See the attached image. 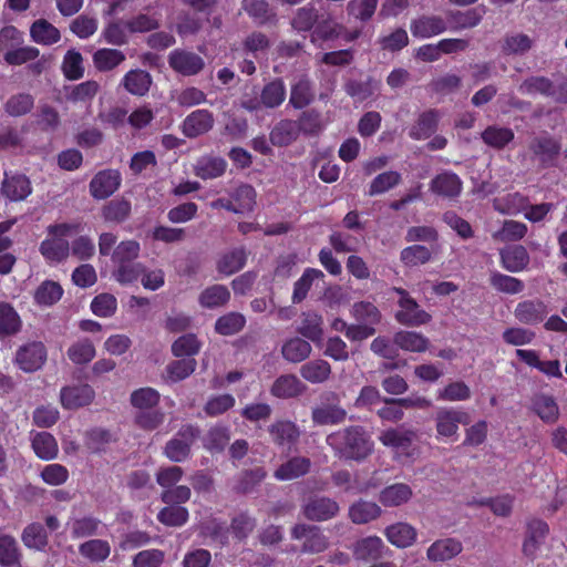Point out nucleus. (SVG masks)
Instances as JSON below:
<instances>
[{
	"mask_svg": "<svg viewBox=\"0 0 567 567\" xmlns=\"http://www.w3.org/2000/svg\"><path fill=\"white\" fill-rule=\"evenodd\" d=\"M271 441L279 446H290L295 444L299 436L300 431L296 423L287 420H278L268 427Z\"/></svg>",
	"mask_w": 567,
	"mask_h": 567,
	"instance_id": "obj_16",
	"label": "nucleus"
},
{
	"mask_svg": "<svg viewBox=\"0 0 567 567\" xmlns=\"http://www.w3.org/2000/svg\"><path fill=\"white\" fill-rule=\"evenodd\" d=\"M62 72L69 80H79L84 74L83 58L80 52L69 50L62 62Z\"/></svg>",
	"mask_w": 567,
	"mask_h": 567,
	"instance_id": "obj_61",
	"label": "nucleus"
},
{
	"mask_svg": "<svg viewBox=\"0 0 567 567\" xmlns=\"http://www.w3.org/2000/svg\"><path fill=\"white\" fill-rule=\"evenodd\" d=\"M94 389L89 384H75L61 389L60 402L64 409L75 410L93 402Z\"/></svg>",
	"mask_w": 567,
	"mask_h": 567,
	"instance_id": "obj_6",
	"label": "nucleus"
},
{
	"mask_svg": "<svg viewBox=\"0 0 567 567\" xmlns=\"http://www.w3.org/2000/svg\"><path fill=\"white\" fill-rule=\"evenodd\" d=\"M247 254L243 248L233 249L226 254H224L218 260L217 268L218 271L230 276L237 271H239L246 264Z\"/></svg>",
	"mask_w": 567,
	"mask_h": 567,
	"instance_id": "obj_47",
	"label": "nucleus"
},
{
	"mask_svg": "<svg viewBox=\"0 0 567 567\" xmlns=\"http://www.w3.org/2000/svg\"><path fill=\"white\" fill-rule=\"evenodd\" d=\"M197 362L193 358L175 360L167 364L166 379L171 382H179L188 378L196 369Z\"/></svg>",
	"mask_w": 567,
	"mask_h": 567,
	"instance_id": "obj_55",
	"label": "nucleus"
},
{
	"mask_svg": "<svg viewBox=\"0 0 567 567\" xmlns=\"http://www.w3.org/2000/svg\"><path fill=\"white\" fill-rule=\"evenodd\" d=\"M400 259L406 267H416L429 262L432 259V252L425 246L412 245L402 249Z\"/></svg>",
	"mask_w": 567,
	"mask_h": 567,
	"instance_id": "obj_57",
	"label": "nucleus"
},
{
	"mask_svg": "<svg viewBox=\"0 0 567 567\" xmlns=\"http://www.w3.org/2000/svg\"><path fill=\"white\" fill-rule=\"evenodd\" d=\"M327 444L344 460L362 461L373 451L374 444L361 426H349L329 434Z\"/></svg>",
	"mask_w": 567,
	"mask_h": 567,
	"instance_id": "obj_1",
	"label": "nucleus"
},
{
	"mask_svg": "<svg viewBox=\"0 0 567 567\" xmlns=\"http://www.w3.org/2000/svg\"><path fill=\"white\" fill-rule=\"evenodd\" d=\"M96 354L93 342L87 338H82L73 342L66 351L70 361L76 365L90 363Z\"/></svg>",
	"mask_w": 567,
	"mask_h": 567,
	"instance_id": "obj_32",
	"label": "nucleus"
},
{
	"mask_svg": "<svg viewBox=\"0 0 567 567\" xmlns=\"http://www.w3.org/2000/svg\"><path fill=\"white\" fill-rule=\"evenodd\" d=\"M230 298L229 290L221 285L205 289L199 296V303L205 308H217L226 305Z\"/></svg>",
	"mask_w": 567,
	"mask_h": 567,
	"instance_id": "obj_56",
	"label": "nucleus"
},
{
	"mask_svg": "<svg viewBox=\"0 0 567 567\" xmlns=\"http://www.w3.org/2000/svg\"><path fill=\"white\" fill-rule=\"evenodd\" d=\"M298 136V126L293 121H281L270 133V141L274 145L286 146L292 143Z\"/></svg>",
	"mask_w": 567,
	"mask_h": 567,
	"instance_id": "obj_54",
	"label": "nucleus"
},
{
	"mask_svg": "<svg viewBox=\"0 0 567 567\" xmlns=\"http://www.w3.org/2000/svg\"><path fill=\"white\" fill-rule=\"evenodd\" d=\"M323 319L315 311L303 312L298 332L315 343H319L323 338Z\"/></svg>",
	"mask_w": 567,
	"mask_h": 567,
	"instance_id": "obj_26",
	"label": "nucleus"
},
{
	"mask_svg": "<svg viewBox=\"0 0 567 567\" xmlns=\"http://www.w3.org/2000/svg\"><path fill=\"white\" fill-rule=\"evenodd\" d=\"M384 544L379 536H368L352 545V553L357 560H374L381 557Z\"/></svg>",
	"mask_w": 567,
	"mask_h": 567,
	"instance_id": "obj_20",
	"label": "nucleus"
},
{
	"mask_svg": "<svg viewBox=\"0 0 567 567\" xmlns=\"http://www.w3.org/2000/svg\"><path fill=\"white\" fill-rule=\"evenodd\" d=\"M140 243L133 239L121 241L113 250L112 261L115 265L132 262L140 256Z\"/></svg>",
	"mask_w": 567,
	"mask_h": 567,
	"instance_id": "obj_64",
	"label": "nucleus"
},
{
	"mask_svg": "<svg viewBox=\"0 0 567 567\" xmlns=\"http://www.w3.org/2000/svg\"><path fill=\"white\" fill-rule=\"evenodd\" d=\"M292 535L295 538H306L303 549L309 553L323 551L328 546L327 538L316 527L297 525Z\"/></svg>",
	"mask_w": 567,
	"mask_h": 567,
	"instance_id": "obj_23",
	"label": "nucleus"
},
{
	"mask_svg": "<svg viewBox=\"0 0 567 567\" xmlns=\"http://www.w3.org/2000/svg\"><path fill=\"white\" fill-rule=\"evenodd\" d=\"M384 536L396 548H408L416 542L417 532L411 524L398 522L384 529Z\"/></svg>",
	"mask_w": 567,
	"mask_h": 567,
	"instance_id": "obj_14",
	"label": "nucleus"
},
{
	"mask_svg": "<svg viewBox=\"0 0 567 567\" xmlns=\"http://www.w3.org/2000/svg\"><path fill=\"white\" fill-rule=\"evenodd\" d=\"M351 315L360 323L371 327L378 324L382 317L380 310L369 301L355 302L351 308Z\"/></svg>",
	"mask_w": 567,
	"mask_h": 567,
	"instance_id": "obj_52",
	"label": "nucleus"
},
{
	"mask_svg": "<svg viewBox=\"0 0 567 567\" xmlns=\"http://www.w3.org/2000/svg\"><path fill=\"white\" fill-rule=\"evenodd\" d=\"M226 167L227 163L224 158L206 155L197 159L194 172L203 179H213L221 176Z\"/></svg>",
	"mask_w": 567,
	"mask_h": 567,
	"instance_id": "obj_24",
	"label": "nucleus"
},
{
	"mask_svg": "<svg viewBox=\"0 0 567 567\" xmlns=\"http://www.w3.org/2000/svg\"><path fill=\"white\" fill-rule=\"evenodd\" d=\"M502 265L512 272L523 270L529 261L527 250L523 246H514L501 251Z\"/></svg>",
	"mask_w": 567,
	"mask_h": 567,
	"instance_id": "obj_43",
	"label": "nucleus"
},
{
	"mask_svg": "<svg viewBox=\"0 0 567 567\" xmlns=\"http://www.w3.org/2000/svg\"><path fill=\"white\" fill-rule=\"evenodd\" d=\"M202 343L195 334L188 333L176 339L172 344V353L177 358L193 357L199 352Z\"/></svg>",
	"mask_w": 567,
	"mask_h": 567,
	"instance_id": "obj_63",
	"label": "nucleus"
},
{
	"mask_svg": "<svg viewBox=\"0 0 567 567\" xmlns=\"http://www.w3.org/2000/svg\"><path fill=\"white\" fill-rule=\"evenodd\" d=\"M324 277V274L316 268H307L302 272L301 277L293 284V290L291 295V301L295 305L302 302L307 296L309 290L312 287V284L316 280H320Z\"/></svg>",
	"mask_w": 567,
	"mask_h": 567,
	"instance_id": "obj_30",
	"label": "nucleus"
},
{
	"mask_svg": "<svg viewBox=\"0 0 567 567\" xmlns=\"http://www.w3.org/2000/svg\"><path fill=\"white\" fill-rule=\"evenodd\" d=\"M124 60V53L116 49H100L93 55L94 65L100 71L112 70Z\"/></svg>",
	"mask_w": 567,
	"mask_h": 567,
	"instance_id": "obj_58",
	"label": "nucleus"
},
{
	"mask_svg": "<svg viewBox=\"0 0 567 567\" xmlns=\"http://www.w3.org/2000/svg\"><path fill=\"white\" fill-rule=\"evenodd\" d=\"M462 550L461 540L451 537L441 538L426 549V558L432 563H445L458 556Z\"/></svg>",
	"mask_w": 567,
	"mask_h": 567,
	"instance_id": "obj_10",
	"label": "nucleus"
},
{
	"mask_svg": "<svg viewBox=\"0 0 567 567\" xmlns=\"http://www.w3.org/2000/svg\"><path fill=\"white\" fill-rule=\"evenodd\" d=\"M310 465V460L307 457H292L276 470L275 477L279 481L298 478L309 472Z\"/></svg>",
	"mask_w": 567,
	"mask_h": 567,
	"instance_id": "obj_28",
	"label": "nucleus"
},
{
	"mask_svg": "<svg viewBox=\"0 0 567 567\" xmlns=\"http://www.w3.org/2000/svg\"><path fill=\"white\" fill-rule=\"evenodd\" d=\"M120 185L121 174L118 171H101L90 182V193L95 199H105L113 195Z\"/></svg>",
	"mask_w": 567,
	"mask_h": 567,
	"instance_id": "obj_7",
	"label": "nucleus"
},
{
	"mask_svg": "<svg viewBox=\"0 0 567 567\" xmlns=\"http://www.w3.org/2000/svg\"><path fill=\"white\" fill-rule=\"evenodd\" d=\"M534 44V39L522 32H513L505 35L502 50L508 55H523L528 52Z\"/></svg>",
	"mask_w": 567,
	"mask_h": 567,
	"instance_id": "obj_42",
	"label": "nucleus"
},
{
	"mask_svg": "<svg viewBox=\"0 0 567 567\" xmlns=\"http://www.w3.org/2000/svg\"><path fill=\"white\" fill-rule=\"evenodd\" d=\"M100 90L96 81H85L65 89V99L72 103H90Z\"/></svg>",
	"mask_w": 567,
	"mask_h": 567,
	"instance_id": "obj_46",
	"label": "nucleus"
},
{
	"mask_svg": "<svg viewBox=\"0 0 567 567\" xmlns=\"http://www.w3.org/2000/svg\"><path fill=\"white\" fill-rule=\"evenodd\" d=\"M413 497V489L405 483H393L379 493V502L384 507H400L408 504Z\"/></svg>",
	"mask_w": 567,
	"mask_h": 567,
	"instance_id": "obj_13",
	"label": "nucleus"
},
{
	"mask_svg": "<svg viewBox=\"0 0 567 567\" xmlns=\"http://www.w3.org/2000/svg\"><path fill=\"white\" fill-rule=\"evenodd\" d=\"M311 344L301 338H291L287 340L281 349L284 358L289 362H301L311 354Z\"/></svg>",
	"mask_w": 567,
	"mask_h": 567,
	"instance_id": "obj_45",
	"label": "nucleus"
},
{
	"mask_svg": "<svg viewBox=\"0 0 567 567\" xmlns=\"http://www.w3.org/2000/svg\"><path fill=\"white\" fill-rule=\"evenodd\" d=\"M415 436L413 430L389 429L380 434L379 440L384 446L392 449L396 460H401L417 454L419 451L413 445Z\"/></svg>",
	"mask_w": 567,
	"mask_h": 567,
	"instance_id": "obj_4",
	"label": "nucleus"
},
{
	"mask_svg": "<svg viewBox=\"0 0 567 567\" xmlns=\"http://www.w3.org/2000/svg\"><path fill=\"white\" fill-rule=\"evenodd\" d=\"M410 29L413 37L427 39L443 33L446 30V23L441 17L424 16L413 20Z\"/></svg>",
	"mask_w": 567,
	"mask_h": 567,
	"instance_id": "obj_18",
	"label": "nucleus"
},
{
	"mask_svg": "<svg viewBox=\"0 0 567 567\" xmlns=\"http://www.w3.org/2000/svg\"><path fill=\"white\" fill-rule=\"evenodd\" d=\"M34 106V97L30 93L11 95L2 105L9 116L19 117L28 114Z\"/></svg>",
	"mask_w": 567,
	"mask_h": 567,
	"instance_id": "obj_44",
	"label": "nucleus"
},
{
	"mask_svg": "<svg viewBox=\"0 0 567 567\" xmlns=\"http://www.w3.org/2000/svg\"><path fill=\"white\" fill-rule=\"evenodd\" d=\"M199 431L192 425L183 426L178 433L169 440L164 449V454L171 461L179 463L185 461L190 453V446L198 437Z\"/></svg>",
	"mask_w": 567,
	"mask_h": 567,
	"instance_id": "obj_5",
	"label": "nucleus"
},
{
	"mask_svg": "<svg viewBox=\"0 0 567 567\" xmlns=\"http://www.w3.org/2000/svg\"><path fill=\"white\" fill-rule=\"evenodd\" d=\"M547 312V307L543 301L526 300L516 306L514 316L520 323L535 326L544 320Z\"/></svg>",
	"mask_w": 567,
	"mask_h": 567,
	"instance_id": "obj_15",
	"label": "nucleus"
},
{
	"mask_svg": "<svg viewBox=\"0 0 567 567\" xmlns=\"http://www.w3.org/2000/svg\"><path fill=\"white\" fill-rule=\"evenodd\" d=\"M347 417V411L339 404L321 403L311 411V419L316 425H337Z\"/></svg>",
	"mask_w": 567,
	"mask_h": 567,
	"instance_id": "obj_17",
	"label": "nucleus"
},
{
	"mask_svg": "<svg viewBox=\"0 0 567 567\" xmlns=\"http://www.w3.org/2000/svg\"><path fill=\"white\" fill-rule=\"evenodd\" d=\"M30 35L35 43L51 45L61 39L60 31L44 19L34 21L30 28Z\"/></svg>",
	"mask_w": 567,
	"mask_h": 567,
	"instance_id": "obj_37",
	"label": "nucleus"
},
{
	"mask_svg": "<svg viewBox=\"0 0 567 567\" xmlns=\"http://www.w3.org/2000/svg\"><path fill=\"white\" fill-rule=\"evenodd\" d=\"M62 296L63 289L59 282L45 280L34 290L33 300L37 306L47 308L55 305Z\"/></svg>",
	"mask_w": 567,
	"mask_h": 567,
	"instance_id": "obj_29",
	"label": "nucleus"
},
{
	"mask_svg": "<svg viewBox=\"0 0 567 567\" xmlns=\"http://www.w3.org/2000/svg\"><path fill=\"white\" fill-rule=\"evenodd\" d=\"M527 234V226L516 220H505L502 227L494 231L492 237L496 241H516L520 240Z\"/></svg>",
	"mask_w": 567,
	"mask_h": 567,
	"instance_id": "obj_50",
	"label": "nucleus"
},
{
	"mask_svg": "<svg viewBox=\"0 0 567 567\" xmlns=\"http://www.w3.org/2000/svg\"><path fill=\"white\" fill-rule=\"evenodd\" d=\"M161 400V394L153 388H141L131 393V404L141 411L151 410L155 408Z\"/></svg>",
	"mask_w": 567,
	"mask_h": 567,
	"instance_id": "obj_51",
	"label": "nucleus"
},
{
	"mask_svg": "<svg viewBox=\"0 0 567 567\" xmlns=\"http://www.w3.org/2000/svg\"><path fill=\"white\" fill-rule=\"evenodd\" d=\"M436 111H427L420 115L417 122L410 130V136L414 140H425L436 130L439 122Z\"/></svg>",
	"mask_w": 567,
	"mask_h": 567,
	"instance_id": "obj_48",
	"label": "nucleus"
},
{
	"mask_svg": "<svg viewBox=\"0 0 567 567\" xmlns=\"http://www.w3.org/2000/svg\"><path fill=\"white\" fill-rule=\"evenodd\" d=\"M22 321L16 309L8 302H0V338L18 333Z\"/></svg>",
	"mask_w": 567,
	"mask_h": 567,
	"instance_id": "obj_33",
	"label": "nucleus"
},
{
	"mask_svg": "<svg viewBox=\"0 0 567 567\" xmlns=\"http://www.w3.org/2000/svg\"><path fill=\"white\" fill-rule=\"evenodd\" d=\"M393 291L400 296L399 310L395 312L398 322L409 327H420L431 321V315L423 310L406 290L395 287Z\"/></svg>",
	"mask_w": 567,
	"mask_h": 567,
	"instance_id": "obj_3",
	"label": "nucleus"
},
{
	"mask_svg": "<svg viewBox=\"0 0 567 567\" xmlns=\"http://www.w3.org/2000/svg\"><path fill=\"white\" fill-rule=\"evenodd\" d=\"M431 189L441 196L456 197L461 194L462 182L456 174L443 173L432 181Z\"/></svg>",
	"mask_w": 567,
	"mask_h": 567,
	"instance_id": "obj_35",
	"label": "nucleus"
},
{
	"mask_svg": "<svg viewBox=\"0 0 567 567\" xmlns=\"http://www.w3.org/2000/svg\"><path fill=\"white\" fill-rule=\"evenodd\" d=\"M34 453L41 460H53L56 457L59 447L54 436L48 432H39L31 439Z\"/></svg>",
	"mask_w": 567,
	"mask_h": 567,
	"instance_id": "obj_39",
	"label": "nucleus"
},
{
	"mask_svg": "<svg viewBox=\"0 0 567 567\" xmlns=\"http://www.w3.org/2000/svg\"><path fill=\"white\" fill-rule=\"evenodd\" d=\"M436 439L455 442L458 439L460 424H467L468 414L454 408H441L434 417Z\"/></svg>",
	"mask_w": 567,
	"mask_h": 567,
	"instance_id": "obj_2",
	"label": "nucleus"
},
{
	"mask_svg": "<svg viewBox=\"0 0 567 567\" xmlns=\"http://www.w3.org/2000/svg\"><path fill=\"white\" fill-rule=\"evenodd\" d=\"M213 114L207 110H196L183 121V133L187 137H197L209 132L214 126Z\"/></svg>",
	"mask_w": 567,
	"mask_h": 567,
	"instance_id": "obj_12",
	"label": "nucleus"
},
{
	"mask_svg": "<svg viewBox=\"0 0 567 567\" xmlns=\"http://www.w3.org/2000/svg\"><path fill=\"white\" fill-rule=\"evenodd\" d=\"M47 351L41 342H32L17 351L16 362L25 372L39 370L45 362Z\"/></svg>",
	"mask_w": 567,
	"mask_h": 567,
	"instance_id": "obj_9",
	"label": "nucleus"
},
{
	"mask_svg": "<svg viewBox=\"0 0 567 567\" xmlns=\"http://www.w3.org/2000/svg\"><path fill=\"white\" fill-rule=\"evenodd\" d=\"M493 207L503 215H518L527 208V198L519 193H508L494 198Z\"/></svg>",
	"mask_w": 567,
	"mask_h": 567,
	"instance_id": "obj_27",
	"label": "nucleus"
},
{
	"mask_svg": "<svg viewBox=\"0 0 567 567\" xmlns=\"http://www.w3.org/2000/svg\"><path fill=\"white\" fill-rule=\"evenodd\" d=\"M168 63L174 71L186 76L197 74L205 65L202 56L185 50L172 51L168 55Z\"/></svg>",
	"mask_w": 567,
	"mask_h": 567,
	"instance_id": "obj_8",
	"label": "nucleus"
},
{
	"mask_svg": "<svg viewBox=\"0 0 567 567\" xmlns=\"http://www.w3.org/2000/svg\"><path fill=\"white\" fill-rule=\"evenodd\" d=\"M131 214V203L125 199L109 202L102 208V216L106 223H123Z\"/></svg>",
	"mask_w": 567,
	"mask_h": 567,
	"instance_id": "obj_53",
	"label": "nucleus"
},
{
	"mask_svg": "<svg viewBox=\"0 0 567 567\" xmlns=\"http://www.w3.org/2000/svg\"><path fill=\"white\" fill-rule=\"evenodd\" d=\"M123 85L133 95H145L152 84L150 73L143 70H131L123 78Z\"/></svg>",
	"mask_w": 567,
	"mask_h": 567,
	"instance_id": "obj_40",
	"label": "nucleus"
},
{
	"mask_svg": "<svg viewBox=\"0 0 567 567\" xmlns=\"http://www.w3.org/2000/svg\"><path fill=\"white\" fill-rule=\"evenodd\" d=\"M132 32L128 28V21H111L106 24L104 30L102 31V37L104 38L105 42L113 44V45H123L127 43L128 35Z\"/></svg>",
	"mask_w": 567,
	"mask_h": 567,
	"instance_id": "obj_49",
	"label": "nucleus"
},
{
	"mask_svg": "<svg viewBox=\"0 0 567 567\" xmlns=\"http://www.w3.org/2000/svg\"><path fill=\"white\" fill-rule=\"evenodd\" d=\"M382 515L380 505L374 502L360 499L349 508V517L354 524H367Z\"/></svg>",
	"mask_w": 567,
	"mask_h": 567,
	"instance_id": "obj_25",
	"label": "nucleus"
},
{
	"mask_svg": "<svg viewBox=\"0 0 567 567\" xmlns=\"http://www.w3.org/2000/svg\"><path fill=\"white\" fill-rule=\"evenodd\" d=\"M1 192L11 202H20L32 193V187L28 177L14 175L3 179Z\"/></svg>",
	"mask_w": 567,
	"mask_h": 567,
	"instance_id": "obj_19",
	"label": "nucleus"
},
{
	"mask_svg": "<svg viewBox=\"0 0 567 567\" xmlns=\"http://www.w3.org/2000/svg\"><path fill=\"white\" fill-rule=\"evenodd\" d=\"M522 94H536L554 96L556 94L555 85L544 76H532L519 85Z\"/></svg>",
	"mask_w": 567,
	"mask_h": 567,
	"instance_id": "obj_62",
	"label": "nucleus"
},
{
	"mask_svg": "<svg viewBox=\"0 0 567 567\" xmlns=\"http://www.w3.org/2000/svg\"><path fill=\"white\" fill-rule=\"evenodd\" d=\"M301 377L310 383H323L331 374V365L322 359L311 360L300 368Z\"/></svg>",
	"mask_w": 567,
	"mask_h": 567,
	"instance_id": "obj_38",
	"label": "nucleus"
},
{
	"mask_svg": "<svg viewBox=\"0 0 567 567\" xmlns=\"http://www.w3.org/2000/svg\"><path fill=\"white\" fill-rule=\"evenodd\" d=\"M529 150L533 156L543 166L554 165L559 151V143L550 136L542 135L532 140Z\"/></svg>",
	"mask_w": 567,
	"mask_h": 567,
	"instance_id": "obj_11",
	"label": "nucleus"
},
{
	"mask_svg": "<svg viewBox=\"0 0 567 567\" xmlns=\"http://www.w3.org/2000/svg\"><path fill=\"white\" fill-rule=\"evenodd\" d=\"M40 252L49 261H62L70 254V245L65 238L49 236L40 245Z\"/></svg>",
	"mask_w": 567,
	"mask_h": 567,
	"instance_id": "obj_36",
	"label": "nucleus"
},
{
	"mask_svg": "<svg viewBox=\"0 0 567 567\" xmlns=\"http://www.w3.org/2000/svg\"><path fill=\"white\" fill-rule=\"evenodd\" d=\"M339 505L333 499L319 497L311 499L305 506V515L315 520H326L337 515Z\"/></svg>",
	"mask_w": 567,
	"mask_h": 567,
	"instance_id": "obj_22",
	"label": "nucleus"
},
{
	"mask_svg": "<svg viewBox=\"0 0 567 567\" xmlns=\"http://www.w3.org/2000/svg\"><path fill=\"white\" fill-rule=\"evenodd\" d=\"M514 138V132L507 127H499L496 125L488 126L482 133V140L488 146L495 148H502L512 142Z\"/></svg>",
	"mask_w": 567,
	"mask_h": 567,
	"instance_id": "obj_60",
	"label": "nucleus"
},
{
	"mask_svg": "<svg viewBox=\"0 0 567 567\" xmlns=\"http://www.w3.org/2000/svg\"><path fill=\"white\" fill-rule=\"evenodd\" d=\"M533 411L546 423H555L559 417L558 404L551 395H535Z\"/></svg>",
	"mask_w": 567,
	"mask_h": 567,
	"instance_id": "obj_41",
	"label": "nucleus"
},
{
	"mask_svg": "<svg viewBox=\"0 0 567 567\" xmlns=\"http://www.w3.org/2000/svg\"><path fill=\"white\" fill-rule=\"evenodd\" d=\"M548 534V525L539 519H534L528 524V534L523 545L525 555L534 556Z\"/></svg>",
	"mask_w": 567,
	"mask_h": 567,
	"instance_id": "obj_31",
	"label": "nucleus"
},
{
	"mask_svg": "<svg viewBox=\"0 0 567 567\" xmlns=\"http://www.w3.org/2000/svg\"><path fill=\"white\" fill-rule=\"evenodd\" d=\"M306 391V385L293 374L280 375L274 382L270 392L280 399L295 398Z\"/></svg>",
	"mask_w": 567,
	"mask_h": 567,
	"instance_id": "obj_21",
	"label": "nucleus"
},
{
	"mask_svg": "<svg viewBox=\"0 0 567 567\" xmlns=\"http://www.w3.org/2000/svg\"><path fill=\"white\" fill-rule=\"evenodd\" d=\"M79 550L80 554L86 559L99 563L105 560L109 557L111 547L105 540L92 539L83 543Z\"/></svg>",
	"mask_w": 567,
	"mask_h": 567,
	"instance_id": "obj_59",
	"label": "nucleus"
},
{
	"mask_svg": "<svg viewBox=\"0 0 567 567\" xmlns=\"http://www.w3.org/2000/svg\"><path fill=\"white\" fill-rule=\"evenodd\" d=\"M393 342L400 349L410 352H424L429 348V339L415 331H399L393 337Z\"/></svg>",
	"mask_w": 567,
	"mask_h": 567,
	"instance_id": "obj_34",
	"label": "nucleus"
}]
</instances>
